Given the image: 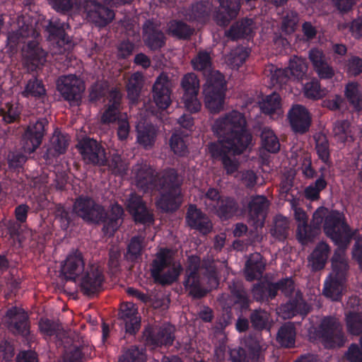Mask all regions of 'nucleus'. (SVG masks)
<instances>
[{
    "mask_svg": "<svg viewBox=\"0 0 362 362\" xmlns=\"http://www.w3.org/2000/svg\"><path fill=\"white\" fill-rule=\"evenodd\" d=\"M218 141L207 145L208 153L216 160L221 161L227 175L235 173L239 164L232 156L242 154L249 146L252 136L246 129L244 115L233 110L217 119L212 127Z\"/></svg>",
    "mask_w": 362,
    "mask_h": 362,
    "instance_id": "obj_1",
    "label": "nucleus"
},
{
    "mask_svg": "<svg viewBox=\"0 0 362 362\" xmlns=\"http://www.w3.org/2000/svg\"><path fill=\"white\" fill-rule=\"evenodd\" d=\"M136 187L144 193L158 192L156 206L164 212L176 211L182 202V177L173 168H167L160 174L147 164H138L134 168Z\"/></svg>",
    "mask_w": 362,
    "mask_h": 362,
    "instance_id": "obj_2",
    "label": "nucleus"
},
{
    "mask_svg": "<svg viewBox=\"0 0 362 362\" xmlns=\"http://www.w3.org/2000/svg\"><path fill=\"white\" fill-rule=\"evenodd\" d=\"M74 211L85 221L103 223L102 231L105 236L112 237L123 222L124 209L115 202L108 210L88 196H79L74 204Z\"/></svg>",
    "mask_w": 362,
    "mask_h": 362,
    "instance_id": "obj_3",
    "label": "nucleus"
},
{
    "mask_svg": "<svg viewBox=\"0 0 362 362\" xmlns=\"http://www.w3.org/2000/svg\"><path fill=\"white\" fill-rule=\"evenodd\" d=\"M35 35V31L31 25L23 26L8 34L7 45L11 51H17L21 48L25 64L39 68L47 62V53L40 46L36 38L33 37Z\"/></svg>",
    "mask_w": 362,
    "mask_h": 362,
    "instance_id": "obj_4",
    "label": "nucleus"
},
{
    "mask_svg": "<svg viewBox=\"0 0 362 362\" xmlns=\"http://www.w3.org/2000/svg\"><path fill=\"white\" fill-rule=\"evenodd\" d=\"M208 74L203 85L204 101L206 107L211 113H218L223 109L226 82L225 77L217 69H197Z\"/></svg>",
    "mask_w": 362,
    "mask_h": 362,
    "instance_id": "obj_5",
    "label": "nucleus"
},
{
    "mask_svg": "<svg viewBox=\"0 0 362 362\" xmlns=\"http://www.w3.org/2000/svg\"><path fill=\"white\" fill-rule=\"evenodd\" d=\"M200 267L205 269L204 275L209 281L218 284L216 270L211 263H203L201 266L200 258L198 256L188 257L183 284L185 289L188 291L189 295L196 299H200L207 293V291L201 285L199 274Z\"/></svg>",
    "mask_w": 362,
    "mask_h": 362,
    "instance_id": "obj_6",
    "label": "nucleus"
},
{
    "mask_svg": "<svg viewBox=\"0 0 362 362\" xmlns=\"http://www.w3.org/2000/svg\"><path fill=\"white\" fill-rule=\"evenodd\" d=\"M182 271L180 263L174 261L171 251L168 248H161L156 255L151 264V276L156 284L163 286L175 282Z\"/></svg>",
    "mask_w": 362,
    "mask_h": 362,
    "instance_id": "obj_7",
    "label": "nucleus"
},
{
    "mask_svg": "<svg viewBox=\"0 0 362 362\" xmlns=\"http://www.w3.org/2000/svg\"><path fill=\"white\" fill-rule=\"evenodd\" d=\"M3 322L12 335L21 338L25 345L32 347L36 337L30 329L29 315L23 308L17 306L8 308L3 317Z\"/></svg>",
    "mask_w": 362,
    "mask_h": 362,
    "instance_id": "obj_8",
    "label": "nucleus"
},
{
    "mask_svg": "<svg viewBox=\"0 0 362 362\" xmlns=\"http://www.w3.org/2000/svg\"><path fill=\"white\" fill-rule=\"evenodd\" d=\"M312 341H320L328 349L341 347L345 342V337L341 324L332 316L325 317L317 327L309 329Z\"/></svg>",
    "mask_w": 362,
    "mask_h": 362,
    "instance_id": "obj_9",
    "label": "nucleus"
},
{
    "mask_svg": "<svg viewBox=\"0 0 362 362\" xmlns=\"http://www.w3.org/2000/svg\"><path fill=\"white\" fill-rule=\"evenodd\" d=\"M323 230L334 243L351 242L357 233V230H353L348 225L344 215L335 210L325 216Z\"/></svg>",
    "mask_w": 362,
    "mask_h": 362,
    "instance_id": "obj_10",
    "label": "nucleus"
},
{
    "mask_svg": "<svg viewBox=\"0 0 362 362\" xmlns=\"http://www.w3.org/2000/svg\"><path fill=\"white\" fill-rule=\"evenodd\" d=\"M76 148L85 165L99 168L107 165L106 150L96 139L85 136L78 140Z\"/></svg>",
    "mask_w": 362,
    "mask_h": 362,
    "instance_id": "obj_11",
    "label": "nucleus"
},
{
    "mask_svg": "<svg viewBox=\"0 0 362 362\" xmlns=\"http://www.w3.org/2000/svg\"><path fill=\"white\" fill-rule=\"evenodd\" d=\"M175 328L170 324L162 326L148 325L144 329L142 339L146 346L151 349L173 345Z\"/></svg>",
    "mask_w": 362,
    "mask_h": 362,
    "instance_id": "obj_12",
    "label": "nucleus"
},
{
    "mask_svg": "<svg viewBox=\"0 0 362 362\" xmlns=\"http://www.w3.org/2000/svg\"><path fill=\"white\" fill-rule=\"evenodd\" d=\"M83 8L87 21L98 28L105 27L115 18L114 11L98 0H83Z\"/></svg>",
    "mask_w": 362,
    "mask_h": 362,
    "instance_id": "obj_13",
    "label": "nucleus"
},
{
    "mask_svg": "<svg viewBox=\"0 0 362 362\" xmlns=\"http://www.w3.org/2000/svg\"><path fill=\"white\" fill-rule=\"evenodd\" d=\"M81 276L80 288L85 296L93 297L103 289L105 276L99 266L88 264Z\"/></svg>",
    "mask_w": 362,
    "mask_h": 362,
    "instance_id": "obj_14",
    "label": "nucleus"
},
{
    "mask_svg": "<svg viewBox=\"0 0 362 362\" xmlns=\"http://www.w3.org/2000/svg\"><path fill=\"white\" fill-rule=\"evenodd\" d=\"M126 206L136 224L149 226L154 223L153 213L148 208L141 196L135 192L131 193L127 199Z\"/></svg>",
    "mask_w": 362,
    "mask_h": 362,
    "instance_id": "obj_15",
    "label": "nucleus"
},
{
    "mask_svg": "<svg viewBox=\"0 0 362 362\" xmlns=\"http://www.w3.org/2000/svg\"><path fill=\"white\" fill-rule=\"evenodd\" d=\"M57 90L64 100L71 105H78L85 90L83 81L75 75H68L59 78L57 81Z\"/></svg>",
    "mask_w": 362,
    "mask_h": 362,
    "instance_id": "obj_16",
    "label": "nucleus"
},
{
    "mask_svg": "<svg viewBox=\"0 0 362 362\" xmlns=\"http://www.w3.org/2000/svg\"><path fill=\"white\" fill-rule=\"evenodd\" d=\"M47 126L48 121L46 118L30 122L23 134L24 148L28 151L34 152L40 146Z\"/></svg>",
    "mask_w": 362,
    "mask_h": 362,
    "instance_id": "obj_17",
    "label": "nucleus"
},
{
    "mask_svg": "<svg viewBox=\"0 0 362 362\" xmlns=\"http://www.w3.org/2000/svg\"><path fill=\"white\" fill-rule=\"evenodd\" d=\"M64 23L51 20L47 25L49 40L56 48L55 53H64L71 47V40L65 32Z\"/></svg>",
    "mask_w": 362,
    "mask_h": 362,
    "instance_id": "obj_18",
    "label": "nucleus"
},
{
    "mask_svg": "<svg viewBox=\"0 0 362 362\" xmlns=\"http://www.w3.org/2000/svg\"><path fill=\"white\" fill-rule=\"evenodd\" d=\"M145 45L152 51L160 50L166 43V37L157 21L147 20L143 25Z\"/></svg>",
    "mask_w": 362,
    "mask_h": 362,
    "instance_id": "obj_19",
    "label": "nucleus"
},
{
    "mask_svg": "<svg viewBox=\"0 0 362 362\" xmlns=\"http://www.w3.org/2000/svg\"><path fill=\"white\" fill-rule=\"evenodd\" d=\"M288 119L293 132L304 134L309 131L312 118L309 111L302 105H295L288 112Z\"/></svg>",
    "mask_w": 362,
    "mask_h": 362,
    "instance_id": "obj_20",
    "label": "nucleus"
},
{
    "mask_svg": "<svg viewBox=\"0 0 362 362\" xmlns=\"http://www.w3.org/2000/svg\"><path fill=\"white\" fill-rule=\"evenodd\" d=\"M118 317L124 323L126 333L136 334L141 327V317L137 308L133 303L126 302L120 305Z\"/></svg>",
    "mask_w": 362,
    "mask_h": 362,
    "instance_id": "obj_21",
    "label": "nucleus"
},
{
    "mask_svg": "<svg viewBox=\"0 0 362 362\" xmlns=\"http://www.w3.org/2000/svg\"><path fill=\"white\" fill-rule=\"evenodd\" d=\"M218 7L214 13V21L219 26H226L235 18L240 9V0H218Z\"/></svg>",
    "mask_w": 362,
    "mask_h": 362,
    "instance_id": "obj_22",
    "label": "nucleus"
},
{
    "mask_svg": "<svg viewBox=\"0 0 362 362\" xmlns=\"http://www.w3.org/2000/svg\"><path fill=\"white\" fill-rule=\"evenodd\" d=\"M86 267L82 253L78 250L71 252L62 266V274L66 280L76 281Z\"/></svg>",
    "mask_w": 362,
    "mask_h": 362,
    "instance_id": "obj_23",
    "label": "nucleus"
},
{
    "mask_svg": "<svg viewBox=\"0 0 362 362\" xmlns=\"http://www.w3.org/2000/svg\"><path fill=\"white\" fill-rule=\"evenodd\" d=\"M167 76H159L153 86V98L160 110H166L171 104V90Z\"/></svg>",
    "mask_w": 362,
    "mask_h": 362,
    "instance_id": "obj_24",
    "label": "nucleus"
},
{
    "mask_svg": "<svg viewBox=\"0 0 362 362\" xmlns=\"http://www.w3.org/2000/svg\"><path fill=\"white\" fill-rule=\"evenodd\" d=\"M347 273L332 272L325 281L323 294L332 300H339L346 281Z\"/></svg>",
    "mask_w": 362,
    "mask_h": 362,
    "instance_id": "obj_25",
    "label": "nucleus"
},
{
    "mask_svg": "<svg viewBox=\"0 0 362 362\" xmlns=\"http://www.w3.org/2000/svg\"><path fill=\"white\" fill-rule=\"evenodd\" d=\"M186 222L192 229H195L203 234L210 233L212 224L207 217L195 204H190L186 214Z\"/></svg>",
    "mask_w": 362,
    "mask_h": 362,
    "instance_id": "obj_26",
    "label": "nucleus"
},
{
    "mask_svg": "<svg viewBox=\"0 0 362 362\" xmlns=\"http://www.w3.org/2000/svg\"><path fill=\"white\" fill-rule=\"evenodd\" d=\"M254 21L251 18H242L231 25L226 31V36L233 40H250L253 37Z\"/></svg>",
    "mask_w": 362,
    "mask_h": 362,
    "instance_id": "obj_27",
    "label": "nucleus"
},
{
    "mask_svg": "<svg viewBox=\"0 0 362 362\" xmlns=\"http://www.w3.org/2000/svg\"><path fill=\"white\" fill-rule=\"evenodd\" d=\"M269 202L264 195L252 196L248 203V214L255 223L265 221Z\"/></svg>",
    "mask_w": 362,
    "mask_h": 362,
    "instance_id": "obj_28",
    "label": "nucleus"
},
{
    "mask_svg": "<svg viewBox=\"0 0 362 362\" xmlns=\"http://www.w3.org/2000/svg\"><path fill=\"white\" fill-rule=\"evenodd\" d=\"M265 262L259 253L253 254L246 262L245 268V279L252 281L260 279L265 269Z\"/></svg>",
    "mask_w": 362,
    "mask_h": 362,
    "instance_id": "obj_29",
    "label": "nucleus"
},
{
    "mask_svg": "<svg viewBox=\"0 0 362 362\" xmlns=\"http://www.w3.org/2000/svg\"><path fill=\"white\" fill-rule=\"evenodd\" d=\"M276 288L275 283L264 281L254 284L252 293L256 301L266 303L276 298Z\"/></svg>",
    "mask_w": 362,
    "mask_h": 362,
    "instance_id": "obj_30",
    "label": "nucleus"
},
{
    "mask_svg": "<svg viewBox=\"0 0 362 362\" xmlns=\"http://www.w3.org/2000/svg\"><path fill=\"white\" fill-rule=\"evenodd\" d=\"M138 144L145 149H151L156 142L157 131L151 123L139 124L136 127Z\"/></svg>",
    "mask_w": 362,
    "mask_h": 362,
    "instance_id": "obj_31",
    "label": "nucleus"
},
{
    "mask_svg": "<svg viewBox=\"0 0 362 362\" xmlns=\"http://www.w3.org/2000/svg\"><path fill=\"white\" fill-rule=\"evenodd\" d=\"M230 298L235 306L240 311H245L250 308L252 300L241 284L233 282L229 286Z\"/></svg>",
    "mask_w": 362,
    "mask_h": 362,
    "instance_id": "obj_32",
    "label": "nucleus"
},
{
    "mask_svg": "<svg viewBox=\"0 0 362 362\" xmlns=\"http://www.w3.org/2000/svg\"><path fill=\"white\" fill-rule=\"evenodd\" d=\"M167 32L173 37L186 40L193 35L194 28L182 20L173 19L168 23Z\"/></svg>",
    "mask_w": 362,
    "mask_h": 362,
    "instance_id": "obj_33",
    "label": "nucleus"
},
{
    "mask_svg": "<svg viewBox=\"0 0 362 362\" xmlns=\"http://www.w3.org/2000/svg\"><path fill=\"white\" fill-rule=\"evenodd\" d=\"M330 247L325 242L319 243L310 255V259L313 270L322 269L328 259Z\"/></svg>",
    "mask_w": 362,
    "mask_h": 362,
    "instance_id": "obj_34",
    "label": "nucleus"
},
{
    "mask_svg": "<svg viewBox=\"0 0 362 362\" xmlns=\"http://www.w3.org/2000/svg\"><path fill=\"white\" fill-rule=\"evenodd\" d=\"M185 18L190 22H204L209 16L207 5L203 2H196L182 12Z\"/></svg>",
    "mask_w": 362,
    "mask_h": 362,
    "instance_id": "obj_35",
    "label": "nucleus"
},
{
    "mask_svg": "<svg viewBox=\"0 0 362 362\" xmlns=\"http://www.w3.org/2000/svg\"><path fill=\"white\" fill-rule=\"evenodd\" d=\"M351 242L347 243H334L337 248L334 250V255L331 259L332 272L347 273L349 266L347 260L344 257L345 251Z\"/></svg>",
    "mask_w": 362,
    "mask_h": 362,
    "instance_id": "obj_36",
    "label": "nucleus"
},
{
    "mask_svg": "<svg viewBox=\"0 0 362 362\" xmlns=\"http://www.w3.org/2000/svg\"><path fill=\"white\" fill-rule=\"evenodd\" d=\"M250 322L254 329L257 331H270L272 321L270 314L261 308L252 310L250 315Z\"/></svg>",
    "mask_w": 362,
    "mask_h": 362,
    "instance_id": "obj_37",
    "label": "nucleus"
},
{
    "mask_svg": "<svg viewBox=\"0 0 362 362\" xmlns=\"http://www.w3.org/2000/svg\"><path fill=\"white\" fill-rule=\"evenodd\" d=\"M296 335L295 326L291 322H286L280 327L276 340L282 346L292 348L295 346Z\"/></svg>",
    "mask_w": 362,
    "mask_h": 362,
    "instance_id": "obj_38",
    "label": "nucleus"
},
{
    "mask_svg": "<svg viewBox=\"0 0 362 362\" xmlns=\"http://www.w3.org/2000/svg\"><path fill=\"white\" fill-rule=\"evenodd\" d=\"M216 213L222 219H229L236 214L238 204L234 199L223 197L216 205Z\"/></svg>",
    "mask_w": 362,
    "mask_h": 362,
    "instance_id": "obj_39",
    "label": "nucleus"
},
{
    "mask_svg": "<svg viewBox=\"0 0 362 362\" xmlns=\"http://www.w3.org/2000/svg\"><path fill=\"white\" fill-rule=\"evenodd\" d=\"M22 95L28 98L43 100L46 96V89L42 81L36 78L30 79L22 92Z\"/></svg>",
    "mask_w": 362,
    "mask_h": 362,
    "instance_id": "obj_40",
    "label": "nucleus"
},
{
    "mask_svg": "<svg viewBox=\"0 0 362 362\" xmlns=\"http://www.w3.org/2000/svg\"><path fill=\"white\" fill-rule=\"evenodd\" d=\"M281 98L276 92L266 95L261 102L259 107L262 113L268 115H273L281 110Z\"/></svg>",
    "mask_w": 362,
    "mask_h": 362,
    "instance_id": "obj_41",
    "label": "nucleus"
},
{
    "mask_svg": "<svg viewBox=\"0 0 362 362\" xmlns=\"http://www.w3.org/2000/svg\"><path fill=\"white\" fill-rule=\"evenodd\" d=\"M344 95L355 110H362V93L359 90L357 83H348L345 86Z\"/></svg>",
    "mask_w": 362,
    "mask_h": 362,
    "instance_id": "obj_42",
    "label": "nucleus"
},
{
    "mask_svg": "<svg viewBox=\"0 0 362 362\" xmlns=\"http://www.w3.org/2000/svg\"><path fill=\"white\" fill-rule=\"evenodd\" d=\"M327 186V182L322 174L313 182L305 188L304 193L307 199L310 201L318 200L320 197V192Z\"/></svg>",
    "mask_w": 362,
    "mask_h": 362,
    "instance_id": "obj_43",
    "label": "nucleus"
},
{
    "mask_svg": "<svg viewBox=\"0 0 362 362\" xmlns=\"http://www.w3.org/2000/svg\"><path fill=\"white\" fill-rule=\"evenodd\" d=\"M262 147L268 152L277 153L280 149L279 139L274 132L269 128H264L261 132Z\"/></svg>",
    "mask_w": 362,
    "mask_h": 362,
    "instance_id": "obj_44",
    "label": "nucleus"
},
{
    "mask_svg": "<svg viewBox=\"0 0 362 362\" xmlns=\"http://www.w3.org/2000/svg\"><path fill=\"white\" fill-rule=\"evenodd\" d=\"M348 332L354 336L362 335V313L350 311L346 314Z\"/></svg>",
    "mask_w": 362,
    "mask_h": 362,
    "instance_id": "obj_45",
    "label": "nucleus"
},
{
    "mask_svg": "<svg viewBox=\"0 0 362 362\" xmlns=\"http://www.w3.org/2000/svg\"><path fill=\"white\" fill-rule=\"evenodd\" d=\"M326 93V89L321 87L320 81L316 78L307 82L303 86V94L308 99L317 100L325 96Z\"/></svg>",
    "mask_w": 362,
    "mask_h": 362,
    "instance_id": "obj_46",
    "label": "nucleus"
},
{
    "mask_svg": "<svg viewBox=\"0 0 362 362\" xmlns=\"http://www.w3.org/2000/svg\"><path fill=\"white\" fill-rule=\"evenodd\" d=\"M245 344L250 359L252 361L261 362V361L264 358V349L262 346V341L259 339V338L257 337H250L246 340Z\"/></svg>",
    "mask_w": 362,
    "mask_h": 362,
    "instance_id": "obj_47",
    "label": "nucleus"
},
{
    "mask_svg": "<svg viewBox=\"0 0 362 362\" xmlns=\"http://www.w3.org/2000/svg\"><path fill=\"white\" fill-rule=\"evenodd\" d=\"M21 109L18 103H6L0 107V115L6 123H12L20 117Z\"/></svg>",
    "mask_w": 362,
    "mask_h": 362,
    "instance_id": "obj_48",
    "label": "nucleus"
},
{
    "mask_svg": "<svg viewBox=\"0 0 362 362\" xmlns=\"http://www.w3.org/2000/svg\"><path fill=\"white\" fill-rule=\"evenodd\" d=\"M142 87V74L137 71L129 79L127 84L128 98L132 102L138 100Z\"/></svg>",
    "mask_w": 362,
    "mask_h": 362,
    "instance_id": "obj_49",
    "label": "nucleus"
},
{
    "mask_svg": "<svg viewBox=\"0 0 362 362\" xmlns=\"http://www.w3.org/2000/svg\"><path fill=\"white\" fill-rule=\"evenodd\" d=\"M287 308L293 313H298L301 315H306L310 308L308 305L303 298V294L300 291H297L293 298H291L286 303Z\"/></svg>",
    "mask_w": 362,
    "mask_h": 362,
    "instance_id": "obj_50",
    "label": "nucleus"
},
{
    "mask_svg": "<svg viewBox=\"0 0 362 362\" xmlns=\"http://www.w3.org/2000/svg\"><path fill=\"white\" fill-rule=\"evenodd\" d=\"M144 238L141 235L133 236L127 246V256L132 261H135L141 256L144 247Z\"/></svg>",
    "mask_w": 362,
    "mask_h": 362,
    "instance_id": "obj_51",
    "label": "nucleus"
},
{
    "mask_svg": "<svg viewBox=\"0 0 362 362\" xmlns=\"http://www.w3.org/2000/svg\"><path fill=\"white\" fill-rule=\"evenodd\" d=\"M146 355L145 349L132 346L125 351L119 358L118 362H146Z\"/></svg>",
    "mask_w": 362,
    "mask_h": 362,
    "instance_id": "obj_52",
    "label": "nucleus"
},
{
    "mask_svg": "<svg viewBox=\"0 0 362 362\" xmlns=\"http://www.w3.org/2000/svg\"><path fill=\"white\" fill-rule=\"evenodd\" d=\"M146 355L145 349L132 346L125 351L119 358L118 362H146Z\"/></svg>",
    "mask_w": 362,
    "mask_h": 362,
    "instance_id": "obj_53",
    "label": "nucleus"
},
{
    "mask_svg": "<svg viewBox=\"0 0 362 362\" xmlns=\"http://www.w3.org/2000/svg\"><path fill=\"white\" fill-rule=\"evenodd\" d=\"M170 147L173 153L180 157L186 156L188 153V146L184 138L177 133H173L169 141Z\"/></svg>",
    "mask_w": 362,
    "mask_h": 362,
    "instance_id": "obj_54",
    "label": "nucleus"
},
{
    "mask_svg": "<svg viewBox=\"0 0 362 362\" xmlns=\"http://www.w3.org/2000/svg\"><path fill=\"white\" fill-rule=\"evenodd\" d=\"M184 90L183 95H198L199 82L197 77L192 73L185 75L181 82Z\"/></svg>",
    "mask_w": 362,
    "mask_h": 362,
    "instance_id": "obj_55",
    "label": "nucleus"
},
{
    "mask_svg": "<svg viewBox=\"0 0 362 362\" xmlns=\"http://www.w3.org/2000/svg\"><path fill=\"white\" fill-rule=\"evenodd\" d=\"M315 150L319 159L325 165L330 166L332 161L330 160L329 144L325 137H320L316 140Z\"/></svg>",
    "mask_w": 362,
    "mask_h": 362,
    "instance_id": "obj_56",
    "label": "nucleus"
},
{
    "mask_svg": "<svg viewBox=\"0 0 362 362\" xmlns=\"http://www.w3.org/2000/svg\"><path fill=\"white\" fill-rule=\"evenodd\" d=\"M288 231V223L287 219L282 216H277L274 220V228L271 233L273 236L279 240L286 238Z\"/></svg>",
    "mask_w": 362,
    "mask_h": 362,
    "instance_id": "obj_57",
    "label": "nucleus"
},
{
    "mask_svg": "<svg viewBox=\"0 0 362 362\" xmlns=\"http://www.w3.org/2000/svg\"><path fill=\"white\" fill-rule=\"evenodd\" d=\"M350 123L347 120H337L334 124L333 133L335 138L341 143H345L350 135Z\"/></svg>",
    "mask_w": 362,
    "mask_h": 362,
    "instance_id": "obj_58",
    "label": "nucleus"
},
{
    "mask_svg": "<svg viewBox=\"0 0 362 362\" xmlns=\"http://www.w3.org/2000/svg\"><path fill=\"white\" fill-rule=\"evenodd\" d=\"M54 213L56 220L60 223L62 229L66 230L71 221V212L70 209L59 204L55 206Z\"/></svg>",
    "mask_w": 362,
    "mask_h": 362,
    "instance_id": "obj_59",
    "label": "nucleus"
},
{
    "mask_svg": "<svg viewBox=\"0 0 362 362\" xmlns=\"http://www.w3.org/2000/svg\"><path fill=\"white\" fill-rule=\"evenodd\" d=\"M109 170L115 175L123 176L127 174L128 169L127 165L123 161L121 156L117 154H114L110 163L107 161Z\"/></svg>",
    "mask_w": 362,
    "mask_h": 362,
    "instance_id": "obj_60",
    "label": "nucleus"
},
{
    "mask_svg": "<svg viewBox=\"0 0 362 362\" xmlns=\"http://www.w3.org/2000/svg\"><path fill=\"white\" fill-rule=\"evenodd\" d=\"M316 235V229L307 223L298 224L296 235L300 243L306 244L313 241Z\"/></svg>",
    "mask_w": 362,
    "mask_h": 362,
    "instance_id": "obj_61",
    "label": "nucleus"
},
{
    "mask_svg": "<svg viewBox=\"0 0 362 362\" xmlns=\"http://www.w3.org/2000/svg\"><path fill=\"white\" fill-rule=\"evenodd\" d=\"M248 55L249 52L247 49L241 47L233 50L228 60L230 62V64L233 66V68H235V66L240 68L245 62Z\"/></svg>",
    "mask_w": 362,
    "mask_h": 362,
    "instance_id": "obj_62",
    "label": "nucleus"
},
{
    "mask_svg": "<svg viewBox=\"0 0 362 362\" xmlns=\"http://www.w3.org/2000/svg\"><path fill=\"white\" fill-rule=\"evenodd\" d=\"M83 346H71L64 354L63 362H83Z\"/></svg>",
    "mask_w": 362,
    "mask_h": 362,
    "instance_id": "obj_63",
    "label": "nucleus"
},
{
    "mask_svg": "<svg viewBox=\"0 0 362 362\" xmlns=\"http://www.w3.org/2000/svg\"><path fill=\"white\" fill-rule=\"evenodd\" d=\"M51 144L52 148L57 154H63L69 146V142L66 135L61 132H55L51 139Z\"/></svg>",
    "mask_w": 362,
    "mask_h": 362,
    "instance_id": "obj_64",
    "label": "nucleus"
}]
</instances>
